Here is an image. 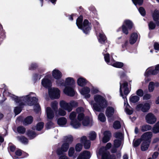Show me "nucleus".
I'll list each match as a JSON object with an SVG mask.
<instances>
[{
	"label": "nucleus",
	"instance_id": "obj_39",
	"mask_svg": "<svg viewBox=\"0 0 159 159\" xmlns=\"http://www.w3.org/2000/svg\"><path fill=\"white\" fill-rule=\"evenodd\" d=\"M89 137L91 140H94L96 137V134L94 131H92L89 133Z\"/></svg>",
	"mask_w": 159,
	"mask_h": 159
},
{
	"label": "nucleus",
	"instance_id": "obj_56",
	"mask_svg": "<svg viewBox=\"0 0 159 159\" xmlns=\"http://www.w3.org/2000/svg\"><path fill=\"white\" fill-rule=\"evenodd\" d=\"M69 103L70 104V106H71L72 107V110L73 107H76L78 106V103L75 101H71L69 102Z\"/></svg>",
	"mask_w": 159,
	"mask_h": 159
},
{
	"label": "nucleus",
	"instance_id": "obj_38",
	"mask_svg": "<svg viewBox=\"0 0 159 159\" xmlns=\"http://www.w3.org/2000/svg\"><path fill=\"white\" fill-rule=\"evenodd\" d=\"M152 131L155 133H157L159 132V121L154 126L152 129Z\"/></svg>",
	"mask_w": 159,
	"mask_h": 159
},
{
	"label": "nucleus",
	"instance_id": "obj_18",
	"mask_svg": "<svg viewBox=\"0 0 159 159\" xmlns=\"http://www.w3.org/2000/svg\"><path fill=\"white\" fill-rule=\"evenodd\" d=\"M138 35L136 33H133L131 35L129 39V43L131 44H133L137 40Z\"/></svg>",
	"mask_w": 159,
	"mask_h": 159
},
{
	"label": "nucleus",
	"instance_id": "obj_7",
	"mask_svg": "<svg viewBox=\"0 0 159 159\" xmlns=\"http://www.w3.org/2000/svg\"><path fill=\"white\" fill-rule=\"evenodd\" d=\"M57 84L59 86L61 85L68 86H73L75 84V81L73 78L71 77H68L66 79L65 82L63 80H61L57 81Z\"/></svg>",
	"mask_w": 159,
	"mask_h": 159
},
{
	"label": "nucleus",
	"instance_id": "obj_26",
	"mask_svg": "<svg viewBox=\"0 0 159 159\" xmlns=\"http://www.w3.org/2000/svg\"><path fill=\"white\" fill-rule=\"evenodd\" d=\"M67 122L66 119L64 117H61L57 120L58 124L60 125H65Z\"/></svg>",
	"mask_w": 159,
	"mask_h": 159
},
{
	"label": "nucleus",
	"instance_id": "obj_52",
	"mask_svg": "<svg viewBox=\"0 0 159 159\" xmlns=\"http://www.w3.org/2000/svg\"><path fill=\"white\" fill-rule=\"evenodd\" d=\"M43 126V123L42 122H40L38 123L36 126V129L38 130H40L42 129Z\"/></svg>",
	"mask_w": 159,
	"mask_h": 159
},
{
	"label": "nucleus",
	"instance_id": "obj_29",
	"mask_svg": "<svg viewBox=\"0 0 159 159\" xmlns=\"http://www.w3.org/2000/svg\"><path fill=\"white\" fill-rule=\"evenodd\" d=\"M84 117L83 118L82 120V123L83 125L84 126H86L88 125L90 121L89 118L88 117H85L84 118Z\"/></svg>",
	"mask_w": 159,
	"mask_h": 159
},
{
	"label": "nucleus",
	"instance_id": "obj_43",
	"mask_svg": "<svg viewBox=\"0 0 159 159\" xmlns=\"http://www.w3.org/2000/svg\"><path fill=\"white\" fill-rule=\"evenodd\" d=\"M66 142L67 143H68L69 145L73 141V138L72 136L70 135L65 137Z\"/></svg>",
	"mask_w": 159,
	"mask_h": 159
},
{
	"label": "nucleus",
	"instance_id": "obj_28",
	"mask_svg": "<svg viewBox=\"0 0 159 159\" xmlns=\"http://www.w3.org/2000/svg\"><path fill=\"white\" fill-rule=\"evenodd\" d=\"M110 64L113 66L118 68H121L124 66V64L120 62H116L114 63H111Z\"/></svg>",
	"mask_w": 159,
	"mask_h": 159
},
{
	"label": "nucleus",
	"instance_id": "obj_36",
	"mask_svg": "<svg viewBox=\"0 0 159 159\" xmlns=\"http://www.w3.org/2000/svg\"><path fill=\"white\" fill-rule=\"evenodd\" d=\"M114 136L118 140H122L123 139V134L120 132H117L115 134Z\"/></svg>",
	"mask_w": 159,
	"mask_h": 159
},
{
	"label": "nucleus",
	"instance_id": "obj_25",
	"mask_svg": "<svg viewBox=\"0 0 159 159\" xmlns=\"http://www.w3.org/2000/svg\"><path fill=\"white\" fill-rule=\"evenodd\" d=\"M152 16L154 20L156 21L159 19V11L156 10L153 12L152 14Z\"/></svg>",
	"mask_w": 159,
	"mask_h": 159
},
{
	"label": "nucleus",
	"instance_id": "obj_41",
	"mask_svg": "<svg viewBox=\"0 0 159 159\" xmlns=\"http://www.w3.org/2000/svg\"><path fill=\"white\" fill-rule=\"evenodd\" d=\"M121 140L116 139L114 141V145L115 148L119 147L121 144Z\"/></svg>",
	"mask_w": 159,
	"mask_h": 159
},
{
	"label": "nucleus",
	"instance_id": "obj_48",
	"mask_svg": "<svg viewBox=\"0 0 159 159\" xmlns=\"http://www.w3.org/2000/svg\"><path fill=\"white\" fill-rule=\"evenodd\" d=\"M132 1L134 4L136 6L137 5H142L143 3V0H132Z\"/></svg>",
	"mask_w": 159,
	"mask_h": 159
},
{
	"label": "nucleus",
	"instance_id": "obj_63",
	"mask_svg": "<svg viewBox=\"0 0 159 159\" xmlns=\"http://www.w3.org/2000/svg\"><path fill=\"white\" fill-rule=\"evenodd\" d=\"M154 47L155 49L157 50H159V43L155 42L154 43Z\"/></svg>",
	"mask_w": 159,
	"mask_h": 159
},
{
	"label": "nucleus",
	"instance_id": "obj_45",
	"mask_svg": "<svg viewBox=\"0 0 159 159\" xmlns=\"http://www.w3.org/2000/svg\"><path fill=\"white\" fill-rule=\"evenodd\" d=\"M149 70L148 69L146 71L144 75L145 76V83H147L149 82Z\"/></svg>",
	"mask_w": 159,
	"mask_h": 159
},
{
	"label": "nucleus",
	"instance_id": "obj_15",
	"mask_svg": "<svg viewBox=\"0 0 159 159\" xmlns=\"http://www.w3.org/2000/svg\"><path fill=\"white\" fill-rule=\"evenodd\" d=\"M69 148V145L67 143H64L61 146V148L59 149L57 151V153L58 155H60L61 154V152H66Z\"/></svg>",
	"mask_w": 159,
	"mask_h": 159
},
{
	"label": "nucleus",
	"instance_id": "obj_34",
	"mask_svg": "<svg viewBox=\"0 0 159 159\" xmlns=\"http://www.w3.org/2000/svg\"><path fill=\"white\" fill-rule=\"evenodd\" d=\"M139 99V98L137 96H131L129 98L130 101L133 103L137 102Z\"/></svg>",
	"mask_w": 159,
	"mask_h": 159
},
{
	"label": "nucleus",
	"instance_id": "obj_33",
	"mask_svg": "<svg viewBox=\"0 0 159 159\" xmlns=\"http://www.w3.org/2000/svg\"><path fill=\"white\" fill-rule=\"evenodd\" d=\"M157 121V118L152 114L150 113V124L155 123Z\"/></svg>",
	"mask_w": 159,
	"mask_h": 159
},
{
	"label": "nucleus",
	"instance_id": "obj_1",
	"mask_svg": "<svg viewBox=\"0 0 159 159\" xmlns=\"http://www.w3.org/2000/svg\"><path fill=\"white\" fill-rule=\"evenodd\" d=\"M94 99L95 102H92L90 103L96 111H100L107 106V102L105 98L100 95H94Z\"/></svg>",
	"mask_w": 159,
	"mask_h": 159
},
{
	"label": "nucleus",
	"instance_id": "obj_19",
	"mask_svg": "<svg viewBox=\"0 0 159 159\" xmlns=\"http://www.w3.org/2000/svg\"><path fill=\"white\" fill-rule=\"evenodd\" d=\"M42 84L44 87L48 88L51 86V83L49 80L45 77L42 80Z\"/></svg>",
	"mask_w": 159,
	"mask_h": 159
},
{
	"label": "nucleus",
	"instance_id": "obj_10",
	"mask_svg": "<svg viewBox=\"0 0 159 159\" xmlns=\"http://www.w3.org/2000/svg\"><path fill=\"white\" fill-rule=\"evenodd\" d=\"M70 105L69 102L67 103L63 100L61 101L60 103L61 107L69 112L72 110V107Z\"/></svg>",
	"mask_w": 159,
	"mask_h": 159
},
{
	"label": "nucleus",
	"instance_id": "obj_5",
	"mask_svg": "<svg viewBox=\"0 0 159 159\" xmlns=\"http://www.w3.org/2000/svg\"><path fill=\"white\" fill-rule=\"evenodd\" d=\"M82 16H80L77 20L76 25L79 29L82 30L86 34L91 29L90 24L88 21L85 20L84 21L83 25L82 24Z\"/></svg>",
	"mask_w": 159,
	"mask_h": 159
},
{
	"label": "nucleus",
	"instance_id": "obj_14",
	"mask_svg": "<svg viewBox=\"0 0 159 159\" xmlns=\"http://www.w3.org/2000/svg\"><path fill=\"white\" fill-rule=\"evenodd\" d=\"M80 91L82 95L85 96L86 98H88L90 97V95L89 93L90 91V89L88 87H85L83 88L80 90Z\"/></svg>",
	"mask_w": 159,
	"mask_h": 159
},
{
	"label": "nucleus",
	"instance_id": "obj_30",
	"mask_svg": "<svg viewBox=\"0 0 159 159\" xmlns=\"http://www.w3.org/2000/svg\"><path fill=\"white\" fill-rule=\"evenodd\" d=\"M78 84L81 86H83L86 83L85 80L82 78H79L77 80Z\"/></svg>",
	"mask_w": 159,
	"mask_h": 159
},
{
	"label": "nucleus",
	"instance_id": "obj_21",
	"mask_svg": "<svg viewBox=\"0 0 159 159\" xmlns=\"http://www.w3.org/2000/svg\"><path fill=\"white\" fill-rule=\"evenodd\" d=\"M104 136L103 138L102 141L104 143H106L108 141L111 136V133L109 131H105L104 133Z\"/></svg>",
	"mask_w": 159,
	"mask_h": 159
},
{
	"label": "nucleus",
	"instance_id": "obj_44",
	"mask_svg": "<svg viewBox=\"0 0 159 159\" xmlns=\"http://www.w3.org/2000/svg\"><path fill=\"white\" fill-rule=\"evenodd\" d=\"M98 118L100 121L102 122H104L106 120V118L105 115L102 113H100L99 115Z\"/></svg>",
	"mask_w": 159,
	"mask_h": 159
},
{
	"label": "nucleus",
	"instance_id": "obj_12",
	"mask_svg": "<svg viewBox=\"0 0 159 159\" xmlns=\"http://www.w3.org/2000/svg\"><path fill=\"white\" fill-rule=\"evenodd\" d=\"M80 142L83 143L85 149H88L90 147L91 143L89 140L87 139L86 136H83L80 138Z\"/></svg>",
	"mask_w": 159,
	"mask_h": 159
},
{
	"label": "nucleus",
	"instance_id": "obj_58",
	"mask_svg": "<svg viewBox=\"0 0 159 159\" xmlns=\"http://www.w3.org/2000/svg\"><path fill=\"white\" fill-rule=\"evenodd\" d=\"M149 129V126L147 125H144L141 128V130L143 132L148 130Z\"/></svg>",
	"mask_w": 159,
	"mask_h": 159
},
{
	"label": "nucleus",
	"instance_id": "obj_24",
	"mask_svg": "<svg viewBox=\"0 0 159 159\" xmlns=\"http://www.w3.org/2000/svg\"><path fill=\"white\" fill-rule=\"evenodd\" d=\"M33 121L32 116H30L26 118L23 121V124L25 125L30 124Z\"/></svg>",
	"mask_w": 159,
	"mask_h": 159
},
{
	"label": "nucleus",
	"instance_id": "obj_11",
	"mask_svg": "<svg viewBox=\"0 0 159 159\" xmlns=\"http://www.w3.org/2000/svg\"><path fill=\"white\" fill-rule=\"evenodd\" d=\"M63 92L65 94L70 96H74L75 93L73 86H66Z\"/></svg>",
	"mask_w": 159,
	"mask_h": 159
},
{
	"label": "nucleus",
	"instance_id": "obj_53",
	"mask_svg": "<svg viewBox=\"0 0 159 159\" xmlns=\"http://www.w3.org/2000/svg\"><path fill=\"white\" fill-rule=\"evenodd\" d=\"M21 110V108L20 107H15L14 111L16 115H17L20 113Z\"/></svg>",
	"mask_w": 159,
	"mask_h": 159
},
{
	"label": "nucleus",
	"instance_id": "obj_51",
	"mask_svg": "<svg viewBox=\"0 0 159 159\" xmlns=\"http://www.w3.org/2000/svg\"><path fill=\"white\" fill-rule=\"evenodd\" d=\"M122 32L126 34H128L129 32L126 26L125 25L123 24L122 25Z\"/></svg>",
	"mask_w": 159,
	"mask_h": 159
},
{
	"label": "nucleus",
	"instance_id": "obj_46",
	"mask_svg": "<svg viewBox=\"0 0 159 159\" xmlns=\"http://www.w3.org/2000/svg\"><path fill=\"white\" fill-rule=\"evenodd\" d=\"M83 145L80 143L77 144L75 146V149L77 152H80L82 149Z\"/></svg>",
	"mask_w": 159,
	"mask_h": 159
},
{
	"label": "nucleus",
	"instance_id": "obj_4",
	"mask_svg": "<svg viewBox=\"0 0 159 159\" xmlns=\"http://www.w3.org/2000/svg\"><path fill=\"white\" fill-rule=\"evenodd\" d=\"M111 146L110 143H107L105 147H102L99 150L98 155L102 156V159H115V156L111 155L109 152L107 151Z\"/></svg>",
	"mask_w": 159,
	"mask_h": 159
},
{
	"label": "nucleus",
	"instance_id": "obj_17",
	"mask_svg": "<svg viewBox=\"0 0 159 159\" xmlns=\"http://www.w3.org/2000/svg\"><path fill=\"white\" fill-rule=\"evenodd\" d=\"M115 111L114 108L111 107H108L106 109V115L108 117H111Z\"/></svg>",
	"mask_w": 159,
	"mask_h": 159
},
{
	"label": "nucleus",
	"instance_id": "obj_49",
	"mask_svg": "<svg viewBox=\"0 0 159 159\" xmlns=\"http://www.w3.org/2000/svg\"><path fill=\"white\" fill-rule=\"evenodd\" d=\"M17 131L20 133L23 134L25 131V129L22 126H19L17 128Z\"/></svg>",
	"mask_w": 159,
	"mask_h": 159
},
{
	"label": "nucleus",
	"instance_id": "obj_61",
	"mask_svg": "<svg viewBox=\"0 0 159 159\" xmlns=\"http://www.w3.org/2000/svg\"><path fill=\"white\" fill-rule=\"evenodd\" d=\"M156 27L155 24L153 22H150V29H153Z\"/></svg>",
	"mask_w": 159,
	"mask_h": 159
},
{
	"label": "nucleus",
	"instance_id": "obj_16",
	"mask_svg": "<svg viewBox=\"0 0 159 159\" xmlns=\"http://www.w3.org/2000/svg\"><path fill=\"white\" fill-rule=\"evenodd\" d=\"M52 75L55 79L57 80V81L59 80L62 76L61 72L57 69H55L52 71Z\"/></svg>",
	"mask_w": 159,
	"mask_h": 159
},
{
	"label": "nucleus",
	"instance_id": "obj_55",
	"mask_svg": "<svg viewBox=\"0 0 159 159\" xmlns=\"http://www.w3.org/2000/svg\"><path fill=\"white\" fill-rule=\"evenodd\" d=\"M136 93L137 95L140 97H142L143 95V92L141 89H139L137 90Z\"/></svg>",
	"mask_w": 159,
	"mask_h": 159
},
{
	"label": "nucleus",
	"instance_id": "obj_2",
	"mask_svg": "<svg viewBox=\"0 0 159 159\" xmlns=\"http://www.w3.org/2000/svg\"><path fill=\"white\" fill-rule=\"evenodd\" d=\"M31 94L34 95L32 93L28 95L22 96L18 98L17 97H13L15 101L18 103L20 105H24L27 104L29 106H31L36 103L38 101V99L36 97L31 96Z\"/></svg>",
	"mask_w": 159,
	"mask_h": 159
},
{
	"label": "nucleus",
	"instance_id": "obj_40",
	"mask_svg": "<svg viewBox=\"0 0 159 159\" xmlns=\"http://www.w3.org/2000/svg\"><path fill=\"white\" fill-rule=\"evenodd\" d=\"M148 143L143 142L141 145V149L142 151L146 150L149 147Z\"/></svg>",
	"mask_w": 159,
	"mask_h": 159
},
{
	"label": "nucleus",
	"instance_id": "obj_62",
	"mask_svg": "<svg viewBox=\"0 0 159 159\" xmlns=\"http://www.w3.org/2000/svg\"><path fill=\"white\" fill-rule=\"evenodd\" d=\"M141 143V140L140 139L136 140L134 143V147L138 146Z\"/></svg>",
	"mask_w": 159,
	"mask_h": 159
},
{
	"label": "nucleus",
	"instance_id": "obj_47",
	"mask_svg": "<svg viewBox=\"0 0 159 159\" xmlns=\"http://www.w3.org/2000/svg\"><path fill=\"white\" fill-rule=\"evenodd\" d=\"M121 125L120 122L118 121H116L113 124V128L116 129H118L120 128Z\"/></svg>",
	"mask_w": 159,
	"mask_h": 159
},
{
	"label": "nucleus",
	"instance_id": "obj_20",
	"mask_svg": "<svg viewBox=\"0 0 159 159\" xmlns=\"http://www.w3.org/2000/svg\"><path fill=\"white\" fill-rule=\"evenodd\" d=\"M97 35L98 36V40L99 42L101 43H103L106 40V38L102 32L97 33Z\"/></svg>",
	"mask_w": 159,
	"mask_h": 159
},
{
	"label": "nucleus",
	"instance_id": "obj_6",
	"mask_svg": "<svg viewBox=\"0 0 159 159\" xmlns=\"http://www.w3.org/2000/svg\"><path fill=\"white\" fill-rule=\"evenodd\" d=\"M51 106L53 110L49 107H47L46 109L47 117L50 119L53 118L54 116V112H57L58 109L57 102L56 101L52 102L51 103Z\"/></svg>",
	"mask_w": 159,
	"mask_h": 159
},
{
	"label": "nucleus",
	"instance_id": "obj_42",
	"mask_svg": "<svg viewBox=\"0 0 159 159\" xmlns=\"http://www.w3.org/2000/svg\"><path fill=\"white\" fill-rule=\"evenodd\" d=\"M76 113L74 111H73L70 114L69 117L71 121H72V120H76Z\"/></svg>",
	"mask_w": 159,
	"mask_h": 159
},
{
	"label": "nucleus",
	"instance_id": "obj_22",
	"mask_svg": "<svg viewBox=\"0 0 159 159\" xmlns=\"http://www.w3.org/2000/svg\"><path fill=\"white\" fill-rule=\"evenodd\" d=\"M159 70V64L157 65L155 68L153 67H150V74L156 75L157 74Z\"/></svg>",
	"mask_w": 159,
	"mask_h": 159
},
{
	"label": "nucleus",
	"instance_id": "obj_35",
	"mask_svg": "<svg viewBox=\"0 0 159 159\" xmlns=\"http://www.w3.org/2000/svg\"><path fill=\"white\" fill-rule=\"evenodd\" d=\"M149 108V104L148 102L144 103L142 106V110L144 112L147 111Z\"/></svg>",
	"mask_w": 159,
	"mask_h": 159
},
{
	"label": "nucleus",
	"instance_id": "obj_59",
	"mask_svg": "<svg viewBox=\"0 0 159 159\" xmlns=\"http://www.w3.org/2000/svg\"><path fill=\"white\" fill-rule=\"evenodd\" d=\"M91 92L92 93L95 94L98 93L99 92V91L98 88L95 87H93L91 89Z\"/></svg>",
	"mask_w": 159,
	"mask_h": 159
},
{
	"label": "nucleus",
	"instance_id": "obj_23",
	"mask_svg": "<svg viewBox=\"0 0 159 159\" xmlns=\"http://www.w3.org/2000/svg\"><path fill=\"white\" fill-rule=\"evenodd\" d=\"M142 139L143 142H149V132H147L144 133L142 136Z\"/></svg>",
	"mask_w": 159,
	"mask_h": 159
},
{
	"label": "nucleus",
	"instance_id": "obj_64",
	"mask_svg": "<svg viewBox=\"0 0 159 159\" xmlns=\"http://www.w3.org/2000/svg\"><path fill=\"white\" fill-rule=\"evenodd\" d=\"M59 159H70L66 155L63 154L61 155L59 157Z\"/></svg>",
	"mask_w": 159,
	"mask_h": 159
},
{
	"label": "nucleus",
	"instance_id": "obj_27",
	"mask_svg": "<svg viewBox=\"0 0 159 159\" xmlns=\"http://www.w3.org/2000/svg\"><path fill=\"white\" fill-rule=\"evenodd\" d=\"M127 27L129 30L131 29L133 26V24L132 22L130 20H125L124 22V24Z\"/></svg>",
	"mask_w": 159,
	"mask_h": 159
},
{
	"label": "nucleus",
	"instance_id": "obj_9",
	"mask_svg": "<svg viewBox=\"0 0 159 159\" xmlns=\"http://www.w3.org/2000/svg\"><path fill=\"white\" fill-rule=\"evenodd\" d=\"M120 93L121 96H123V94L122 93V89L124 90V92L125 95L128 94L129 92V90L127 87L128 83L126 82H125L122 84L121 82L120 83Z\"/></svg>",
	"mask_w": 159,
	"mask_h": 159
},
{
	"label": "nucleus",
	"instance_id": "obj_3",
	"mask_svg": "<svg viewBox=\"0 0 159 159\" xmlns=\"http://www.w3.org/2000/svg\"><path fill=\"white\" fill-rule=\"evenodd\" d=\"M76 111L78 114L77 119L78 120L76 119L70 122V125L75 129L78 128L80 127L81 126L80 121L84 116L83 114L84 109L82 107H80L77 108L76 109Z\"/></svg>",
	"mask_w": 159,
	"mask_h": 159
},
{
	"label": "nucleus",
	"instance_id": "obj_8",
	"mask_svg": "<svg viewBox=\"0 0 159 159\" xmlns=\"http://www.w3.org/2000/svg\"><path fill=\"white\" fill-rule=\"evenodd\" d=\"M49 94L52 98L58 99L60 96V90L57 88L49 89Z\"/></svg>",
	"mask_w": 159,
	"mask_h": 159
},
{
	"label": "nucleus",
	"instance_id": "obj_37",
	"mask_svg": "<svg viewBox=\"0 0 159 159\" xmlns=\"http://www.w3.org/2000/svg\"><path fill=\"white\" fill-rule=\"evenodd\" d=\"M27 134L28 137L31 139L34 138L36 136L35 133L32 131H28Z\"/></svg>",
	"mask_w": 159,
	"mask_h": 159
},
{
	"label": "nucleus",
	"instance_id": "obj_32",
	"mask_svg": "<svg viewBox=\"0 0 159 159\" xmlns=\"http://www.w3.org/2000/svg\"><path fill=\"white\" fill-rule=\"evenodd\" d=\"M17 139L21 142L24 144H26L28 142L27 139L24 136H18Z\"/></svg>",
	"mask_w": 159,
	"mask_h": 159
},
{
	"label": "nucleus",
	"instance_id": "obj_57",
	"mask_svg": "<svg viewBox=\"0 0 159 159\" xmlns=\"http://www.w3.org/2000/svg\"><path fill=\"white\" fill-rule=\"evenodd\" d=\"M139 11L142 15L144 16L145 15V10L143 7H140L139 9Z\"/></svg>",
	"mask_w": 159,
	"mask_h": 159
},
{
	"label": "nucleus",
	"instance_id": "obj_60",
	"mask_svg": "<svg viewBox=\"0 0 159 159\" xmlns=\"http://www.w3.org/2000/svg\"><path fill=\"white\" fill-rule=\"evenodd\" d=\"M150 92L152 91L154 89V85L153 82H150Z\"/></svg>",
	"mask_w": 159,
	"mask_h": 159
},
{
	"label": "nucleus",
	"instance_id": "obj_13",
	"mask_svg": "<svg viewBox=\"0 0 159 159\" xmlns=\"http://www.w3.org/2000/svg\"><path fill=\"white\" fill-rule=\"evenodd\" d=\"M91 156L90 152L84 151L81 152L77 159H89Z\"/></svg>",
	"mask_w": 159,
	"mask_h": 159
},
{
	"label": "nucleus",
	"instance_id": "obj_54",
	"mask_svg": "<svg viewBox=\"0 0 159 159\" xmlns=\"http://www.w3.org/2000/svg\"><path fill=\"white\" fill-rule=\"evenodd\" d=\"M104 57L105 61L107 63L110 62L109 54L108 53L105 54H104Z\"/></svg>",
	"mask_w": 159,
	"mask_h": 159
},
{
	"label": "nucleus",
	"instance_id": "obj_50",
	"mask_svg": "<svg viewBox=\"0 0 159 159\" xmlns=\"http://www.w3.org/2000/svg\"><path fill=\"white\" fill-rule=\"evenodd\" d=\"M58 114H56V115L57 116H58V115L61 116H64L66 115V111L63 110L61 108H60L58 110Z\"/></svg>",
	"mask_w": 159,
	"mask_h": 159
},
{
	"label": "nucleus",
	"instance_id": "obj_31",
	"mask_svg": "<svg viewBox=\"0 0 159 159\" xmlns=\"http://www.w3.org/2000/svg\"><path fill=\"white\" fill-rule=\"evenodd\" d=\"M75 150L73 148L71 147L70 148L68 151V155L70 157H72L73 159L75 158L76 156H74Z\"/></svg>",
	"mask_w": 159,
	"mask_h": 159
}]
</instances>
